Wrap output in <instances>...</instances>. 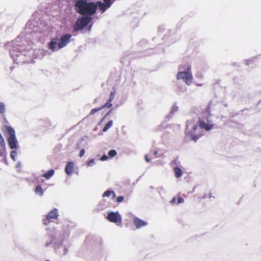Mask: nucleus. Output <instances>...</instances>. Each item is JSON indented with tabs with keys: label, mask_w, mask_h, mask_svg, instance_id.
<instances>
[{
	"label": "nucleus",
	"mask_w": 261,
	"mask_h": 261,
	"mask_svg": "<svg viewBox=\"0 0 261 261\" xmlns=\"http://www.w3.org/2000/svg\"><path fill=\"white\" fill-rule=\"evenodd\" d=\"M19 38H16L14 41L7 42L5 44L6 48L9 49L11 57L16 64L24 63V57L30 56V47L26 48L24 44L19 43Z\"/></svg>",
	"instance_id": "1"
},
{
	"label": "nucleus",
	"mask_w": 261,
	"mask_h": 261,
	"mask_svg": "<svg viewBox=\"0 0 261 261\" xmlns=\"http://www.w3.org/2000/svg\"><path fill=\"white\" fill-rule=\"evenodd\" d=\"M74 8L77 13L82 16H92L97 11L95 3L88 0H73Z\"/></svg>",
	"instance_id": "2"
},
{
	"label": "nucleus",
	"mask_w": 261,
	"mask_h": 261,
	"mask_svg": "<svg viewBox=\"0 0 261 261\" xmlns=\"http://www.w3.org/2000/svg\"><path fill=\"white\" fill-rule=\"evenodd\" d=\"M71 38L72 35L70 34L63 35L60 38L54 37L48 43V49L53 52H56L66 46L70 42Z\"/></svg>",
	"instance_id": "3"
},
{
	"label": "nucleus",
	"mask_w": 261,
	"mask_h": 261,
	"mask_svg": "<svg viewBox=\"0 0 261 261\" xmlns=\"http://www.w3.org/2000/svg\"><path fill=\"white\" fill-rule=\"evenodd\" d=\"M185 69V70L180 71L177 72L176 79L178 80H183L187 85L190 86L192 84L193 80L191 71V66L188 65Z\"/></svg>",
	"instance_id": "4"
},
{
	"label": "nucleus",
	"mask_w": 261,
	"mask_h": 261,
	"mask_svg": "<svg viewBox=\"0 0 261 261\" xmlns=\"http://www.w3.org/2000/svg\"><path fill=\"white\" fill-rule=\"evenodd\" d=\"M5 128L9 135V137L7 138V142L9 147L12 150L16 149L18 146V142L16 138L15 129L14 128L9 125L5 126Z\"/></svg>",
	"instance_id": "5"
},
{
	"label": "nucleus",
	"mask_w": 261,
	"mask_h": 261,
	"mask_svg": "<svg viewBox=\"0 0 261 261\" xmlns=\"http://www.w3.org/2000/svg\"><path fill=\"white\" fill-rule=\"evenodd\" d=\"M92 19V16H89L87 15L86 16H82L75 21L73 27V30L75 32L82 30L89 24Z\"/></svg>",
	"instance_id": "6"
},
{
	"label": "nucleus",
	"mask_w": 261,
	"mask_h": 261,
	"mask_svg": "<svg viewBox=\"0 0 261 261\" xmlns=\"http://www.w3.org/2000/svg\"><path fill=\"white\" fill-rule=\"evenodd\" d=\"M107 218L110 222L115 223L117 226L122 225V217L118 211L108 213Z\"/></svg>",
	"instance_id": "7"
},
{
	"label": "nucleus",
	"mask_w": 261,
	"mask_h": 261,
	"mask_svg": "<svg viewBox=\"0 0 261 261\" xmlns=\"http://www.w3.org/2000/svg\"><path fill=\"white\" fill-rule=\"evenodd\" d=\"M195 124L194 120L193 119L188 120L187 121L185 132L186 135L191 137L192 140L194 142H196L197 140L201 137V135H196L192 133V130H191V126Z\"/></svg>",
	"instance_id": "8"
},
{
	"label": "nucleus",
	"mask_w": 261,
	"mask_h": 261,
	"mask_svg": "<svg viewBox=\"0 0 261 261\" xmlns=\"http://www.w3.org/2000/svg\"><path fill=\"white\" fill-rule=\"evenodd\" d=\"M68 246L63 245V242H61L59 244H55L54 249L56 252L60 255H65L68 252Z\"/></svg>",
	"instance_id": "9"
},
{
	"label": "nucleus",
	"mask_w": 261,
	"mask_h": 261,
	"mask_svg": "<svg viewBox=\"0 0 261 261\" xmlns=\"http://www.w3.org/2000/svg\"><path fill=\"white\" fill-rule=\"evenodd\" d=\"M206 121L207 123H206L204 120L199 119L198 121V126L201 129H203L206 131H209L213 128L214 124L211 121H209L207 118H206Z\"/></svg>",
	"instance_id": "10"
},
{
	"label": "nucleus",
	"mask_w": 261,
	"mask_h": 261,
	"mask_svg": "<svg viewBox=\"0 0 261 261\" xmlns=\"http://www.w3.org/2000/svg\"><path fill=\"white\" fill-rule=\"evenodd\" d=\"M103 1L104 3H102L101 1H98L95 3L97 6V8H98L100 9L102 11V13H104L108 8L111 7L113 3L111 0H106Z\"/></svg>",
	"instance_id": "11"
},
{
	"label": "nucleus",
	"mask_w": 261,
	"mask_h": 261,
	"mask_svg": "<svg viewBox=\"0 0 261 261\" xmlns=\"http://www.w3.org/2000/svg\"><path fill=\"white\" fill-rule=\"evenodd\" d=\"M58 216V210L57 208H54L46 215L47 219L43 220L44 224L47 225L51 219H57Z\"/></svg>",
	"instance_id": "12"
},
{
	"label": "nucleus",
	"mask_w": 261,
	"mask_h": 261,
	"mask_svg": "<svg viewBox=\"0 0 261 261\" xmlns=\"http://www.w3.org/2000/svg\"><path fill=\"white\" fill-rule=\"evenodd\" d=\"M134 224L137 229H140L148 224L146 221L138 217H135L134 219Z\"/></svg>",
	"instance_id": "13"
},
{
	"label": "nucleus",
	"mask_w": 261,
	"mask_h": 261,
	"mask_svg": "<svg viewBox=\"0 0 261 261\" xmlns=\"http://www.w3.org/2000/svg\"><path fill=\"white\" fill-rule=\"evenodd\" d=\"M74 167V163L73 162H68L65 168V171L66 173L70 175L72 172Z\"/></svg>",
	"instance_id": "14"
},
{
	"label": "nucleus",
	"mask_w": 261,
	"mask_h": 261,
	"mask_svg": "<svg viewBox=\"0 0 261 261\" xmlns=\"http://www.w3.org/2000/svg\"><path fill=\"white\" fill-rule=\"evenodd\" d=\"M0 146V156L2 158H5L6 156H7L5 142L1 143Z\"/></svg>",
	"instance_id": "15"
},
{
	"label": "nucleus",
	"mask_w": 261,
	"mask_h": 261,
	"mask_svg": "<svg viewBox=\"0 0 261 261\" xmlns=\"http://www.w3.org/2000/svg\"><path fill=\"white\" fill-rule=\"evenodd\" d=\"M55 174V170L54 169H50L47 171L45 173L42 175V176L46 178V179H49L50 178Z\"/></svg>",
	"instance_id": "16"
},
{
	"label": "nucleus",
	"mask_w": 261,
	"mask_h": 261,
	"mask_svg": "<svg viewBox=\"0 0 261 261\" xmlns=\"http://www.w3.org/2000/svg\"><path fill=\"white\" fill-rule=\"evenodd\" d=\"M178 109V107L176 106V103H174L173 105V107H172V109H171V112H170V114L168 115H167L166 118H167L168 120H169L170 118H172V115H173L175 113L177 112Z\"/></svg>",
	"instance_id": "17"
},
{
	"label": "nucleus",
	"mask_w": 261,
	"mask_h": 261,
	"mask_svg": "<svg viewBox=\"0 0 261 261\" xmlns=\"http://www.w3.org/2000/svg\"><path fill=\"white\" fill-rule=\"evenodd\" d=\"M187 88L183 85H177L176 92L178 95H180L186 91Z\"/></svg>",
	"instance_id": "18"
},
{
	"label": "nucleus",
	"mask_w": 261,
	"mask_h": 261,
	"mask_svg": "<svg viewBox=\"0 0 261 261\" xmlns=\"http://www.w3.org/2000/svg\"><path fill=\"white\" fill-rule=\"evenodd\" d=\"M174 171L175 176L177 178L181 177L183 174V172H182L181 169L180 168H179L178 167H176V166L174 167Z\"/></svg>",
	"instance_id": "19"
},
{
	"label": "nucleus",
	"mask_w": 261,
	"mask_h": 261,
	"mask_svg": "<svg viewBox=\"0 0 261 261\" xmlns=\"http://www.w3.org/2000/svg\"><path fill=\"white\" fill-rule=\"evenodd\" d=\"M35 192L36 194L40 195V196H42L43 195V191L40 185H38L36 186Z\"/></svg>",
	"instance_id": "20"
},
{
	"label": "nucleus",
	"mask_w": 261,
	"mask_h": 261,
	"mask_svg": "<svg viewBox=\"0 0 261 261\" xmlns=\"http://www.w3.org/2000/svg\"><path fill=\"white\" fill-rule=\"evenodd\" d=\"M113 122L112 120H110L107 124L104 126L102 131L103 132H107L112 125Z\"/></svg>",
	"instance_id": "21"
},
{
	"label": "nucleus",
	"mask_w": 261,
	"mask_h": 261,
	"mask_svg": "<svg viewBox=\"0 0 261 261\" xmlns=\"http://www.w3.org/2000/svg\"><path fill=\"white\" fill-rule=\"evenodd\" d=\"M17 156V152L16 150H14L13 149L10 152V158L12 159V160H13L14 161H15L16 160Z\"/></svg>",
	"instance_id": "22"
},
{
	"label": "nucleus",
	"mask_w": 261,
	"mask_h": 261,
	"mask_svg": "<svg viewBox=\"0 0 261 261\" xmlns=\"http://www.w3.org/2000/svg\"><path fill=\"white\" fill-rule=\"evenodd\" d=\"M6 112V105L4 102H0V113L4 114Z\"/></svg>",
	"instance_id": "23"
},
{
	"label": "nucleus",
	"mask_w": 261,
	"mask_h": 261,
	"mask_svg": "<svg viewBox=\"0 0 261 261\" xmlns=\"http://www.w3.org/2000/svg\"><path fill=\"white\" fill-rule=\"evenodd\" d=\"M117 155V151L115 149L110 150L108 152V155L110 158L114 157Z\"/></svg>",
	"instance_id": "24"
},
{
	"label": "nucleus",
	"mask_w": 261,
	"mask_h": 261,
	"mask_svg": "<svg viewBox=\"0 0 261 261\" xmlns=\"http://www.w3.org/2000/svg\"><path fill=\"white\" fill-rule=\"evenodd\" d=\"M112 190H107L102 194V197H109L111 196Z\"/></svg>",
	"instance_id": "25"
},
{
	"label": "nucleus",
	"mask_w": 261,
	"mask_h": 261,
	"mask_svg": "<svg viewBox=\"0 0 261 261\" xmlns=\"http://www.w3.org/2000/svg\"><path fill=\"white\" fill-rule=\"evenodd\" d=\"M197 125L196 124H195L194 125H192L191 126V130H192L193 134H195L196 135H200V134H196V130L197 129Z\"/></svg>",
	"instance_id": "26"
},
{
	"label": "nucleus",
	"mask_w": 261,
	"mask_h": 261,
	"mask_svg": "<svg viewBox=\"0 0 261 261\" xmlns=\"http://www.w3.org/2000/svg\"><path fill=\"white\" fill-rule=\"evenodd\" d=\"M112 106V101H110V100L108 99V101L103 105L101 108H102V109L105 108H109L111 107Z\"/></svg>",
	"instance_id": "27"
},
{
	"label": "nucleus",
	"mask_w": 261,
	"mask_h": 261,
	"mask_svg": "<svg viewBox=\"0 0 261 261\" xmlns=\"http://www.w3.org/2000/svg\"><path fill=\"white\" fill-rule=\"evenodd\" d=\"M50 237L51 238V241L50 242H46L45 244V247H46L49 246L52 243V241L54 240L56 238V236L54 234H51Z\"/></svg>",
	"instance_id": "28"
},
{
	"label": "nucleus",
	"mask_w": 261,
	"mask_h": 261,
	"mask_svg": "<svg viewBox=\"0 0 261 261\" xmlns=\"http://www.w3.org/2000/svg\"><path fill=\"white\" fill-rule=\"evenodd\" d=\"M102 109V108H95V109H93L91 110V112H90V114L91 115H93L95 113H96V112H97L98 111L101 110Z\"/></svg>",
	"instance_id": "29"
},
{
	"label": "nucleus",
	"mask_w": 261,
	"mask_h": 261,
	"mask_svg": "<svg viewBox=\"0 0 261 261\" xmlns=\"http://www.w3.org/2000/svg\"><path fill=\"white\" fill-rule=\"evenodd\" d=\"M179 163V161L177 159H175L174 160H173L171 162V165L172 166H174L175 165H178Z\"/></svg>",
	"instance_id": "30"
},
{
	"label": "nucleus",
	"mask_w": 261,
	"mask_h": 261,
	"mask_svg": "<svg viewBox=\"0 0 261 261\" xmlns=\"http://www.w3.org/2000/svg\"><path fill=\"white\" fill-rule=\"evenodd\" d=\"M95 164V161L94 159H91L87 162V165L89 167H92Z\"/></svg>",
	"instance_id": "31"
},
{
	"label": "nucleus",
	"mask_w": 261,
	"mask_h": 261,
	"mask_svg": "<svg viewBox=\"0 0 261 261\" xmlns=\"http://www.w3.org/2000/svg\"><path fill=\"white\" fill-rule=\"evenodd\" d=\"M115 93H116L115 91H111L109 98V100H110V101H112V100H113V99L114 98Z\"/></svg>",
	"instance_id": "32"
},
{
	"label": "nucleus",
	"mask_w": 261,
	"mask_h": 261,
	"mask_svg": "<svg viewBox=\"0 0 261 261\" xmlns=\"http://www.w3.org/2000/svg\"><path fill=\"white\" fill-rule=\"evenodd\" d=\"M188 65H190L189 64H187V65H180L178 67V69L180 70V71H183V70H185V68L188 66Z\"/></svg>",
	"instance_id": "33"
},
{
	"label": "nucleus",
	"mask_w": 261,
	"mask_h": 261,
	"mask_svg": "<svg viewBox=\"0 0 261 261\" xmlns=\"http://www.w3.org/2000/svg\"><path fill=\"white\" fill-rule=\"evenodd\" d=\"M124 200V197L122 196H118L116 198V201L118 203H120L122 202Z\"/></svg>",
	"instance_id": "34"
},
{
	"label": "nucleus",
	"mask_w": 261,
	"mask_h": 261,
	"mask_svg": "<svg viewBox=\"0 0 261 261\" xmlns=\"http://www.w3.org/2000/svg\"><path fill=\"white\" fill-rule=\"evenodd\" d=\"M108 156L106 154L102 155L100 159V161H105L108 160Z\"/></svg>",
	"instance_id": "35"
},
{
	"label": "nucleus",
	"mask_w": 261,
	"mask_h": 261,
	"mask_svg": "<svg viewBox=\"0 0 261 261\" xmlns=\"http://www.w3.org/2000/svg\"><path fill=\"white\" fill-rule=\"evenodd\" d=\"M184 202V199L181 196H178L177 197V204L183 203Z\"/></svg>",
	"instance_id": "36"
},
{
	"label": "nucleus",
	"mask_w": 261,
	"mask_h": 261,
	"mask_svg": "<svg viewBox=\"0 0 261 261\" xmlns=\"http://www.w3.org/2000/svg\"><path fill=\"white\" fill-rule=\"evenodd\" d=\"M113 108L111 109L105 115L102 120L105 119L108 115H109L113 112Z\"/></svg>",
	"instance_id": "37"
},
{
	"label": "nucleus",
	"mask_w": 261,
	"mask_h": 261,
	"mask_svg": "<svg viewBox=\"0 0 261 261\" xmlns=\"http://www.w3.org/2000/svg\"><path fill=\"white\" fill-rule=\"evenodd\" d=\"M3 158V162L5 164L8 165L9 163H8V161L7 156H6L5 158Z\"/></svg>",
	"instance_id": "38"
},
{
	"label": "nucleus",
	"mask_w": 261,
	"mask_h": 261,
	"mask_svg": "<svg viewBox=\"0 0 261 261\" xmlns=\"http://www.w3.org/2000/svg\"><path fill=\"white\" fill-rule=\"evenodd\" d=\"M85 153V151L84 149H82L80 151V156L82 157Z\"/></svg>",
	"instance_id": "39"
},
{
	"label": "nucleus",
	"mask_w": 261,
	"mask_h": 261,
	"mask_svg": "<svg viewBox=\"0 0 261 261\" xmlns=\"http://www.w3.org/2000/svg\"><path fill=\"white\" fill-rule=\"evenodd\" d=\"M21 167V163L20 161H18L16 165V168H20Z\"/></svg>",
	"instance_id": "40"
},
{
	"label": "nucleus",
	"mask_w": 261,
	"mask_h": 261,
	"mask_svg": "<svg viewBox=\"0 0 261 261\" xmlns=\"http://www.w3.org/2000/svg\"><path fill=\"white\" fill-rule=\"evenodd\" d=\"M111 196H112V199L115 198L116 197V196L115 192L114 191H113V190H112V193L111 194Z\"/></svg>",
	"instance_id": "41"
},
{
	"label": "nucleus",
	"mask_w": 261,
	"mask_h": 261,
	"mask_svg": "<svg viewBox=\"0 0 261 261\" xmlns=\"http://www.w3.org/2000/svg\"><path fill=\"white\" fill-rule=\"evenodd\" d=\"M145 161H146V162H148H148H150V160H149V159L148 158V156H147V154H146V155H145Z\"/></svg>",
	"instance_id": "42"
},
{
	"label": "nucleus",
	"mask_w": 261,
	"mask_h": 261,
	"mask_svg": "<svg viewBox=\"0 0 261 261\" xmlns=\"http://www.w3.org/2000/svg\"><path fill=\"white\" fill-rule=\"evenodd\" d=\"M176 201V198L175 197H173L172 200L170 201V203H173L174 202H175Z\"/></svg>",
	"instance_id": "43"
},
{
	"label": "nucleus",
	"mask_w": 261,
	"mask_h": 261,
	"mask_svg": "<svg viewBox=\"0 0 261 261\" xmlns=\"http://www.w3.org/2000/svg\"><path fill=\"white\" fill-rule=\"evenodd\" d=\"M195 76L197 77H198V78H202V75H201L200 74H196L195 75Z\"/></svg>",
	"instance_id": "44"
},
{
	"label": "nucleus",
	"mask_w": 261,
	"mask_h": 261,
	"mask_svg": "<svg viewBox=\"0 0 261 261\" xmlns=\"http://www.w3.org/2000/svg\"><path fill=\"white\" fill-rule=\"evenodd\" d=\"M157 154H158V151H154V152H153V155H154L156 156L157 155Z\"/></svg>",
	"instance_id": "45"
},
{
	"label": "nucleus",
	"mask_w": 261,
	"mask_h": 261,
	"mask_svg": "<svg viewBox=\"0 0 261 261\" xmlns=\"http://www.w3.org/2000/svg\"><path fill=\"white\" fill-rule=\"evenodd\" d=\"M196 85H197V86H202L203 85V84H198H198H197Z\"/></svg>",
	"instance_id": "46"
},
{
	"label": "nucleus",
	"mask_w": 261,
	"mask_h": 261,
	"mask_svg": "<svg viewBox=\"0 0 261 261\" xmlns=\"http://www.w3.org/2000/svg\"><path fill=\"white\" fill-rule=\"evenodd\" d=\"M92 24H91V25H89V30H90V29H91V28H92Z\"/></svg>",
	"instance_id": "47"
},
{
	"label": "nucleus",
	"mask_w": 261,
	"mask_h": 261,
	"mask_svg": "<svg viewBox=\"0 0 261 261\" xmlns=\"http://www.w3.org/2000/svg\"><path fill=\"white\" fill-rule=\"evenodd\" d=\"M161 126H159V130H161Z\"/></svg>",
	"instance_id": "48"
},
{
	"label": "nucleus",
	"mask_w": 261,
	"mask_h": 261,
	"mask_svg": "<svg viewBox=\"0 0 261 261\" xmlns=\"http://www.w3.org/2000/svg\"><path fill=\"white\" fill-rule=\"evenodd\" d=\"M46 230L48 231L49 230V228H46Z\"/></svg>",
	"instance_id": "49"
},
{
	"label": "nucleus",
	"mask_w": 261,
	"mask_h": 261,
	"mask_svg": "<svg viewBox=\"0 0 261 261\" xmlns=\"http://www.w3.org/2000/svg\"><path fill=\"white\" fill-rule=\"evenodd\" d=\"M112 1H113V2H112L113 3L115 0H112Z\"/></svg>",
	"instance_id": "50"
},
{
	"label": "nucleus",
	"mask_w": 261,
	"mask_h": 261,
	"mask_svg": "<svg viewBox=\"0 0 261 261\" xmlns=\"http://www.w3.org/2000/svg\"><path fill=\"white\" fill-rule=\"evenodd\" d=\"M46 261H50L49 260H47Z\"/></svg>",
	"instance_id": "51"
}]
</instances>
